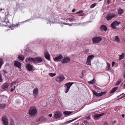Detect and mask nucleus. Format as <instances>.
Instances as JSON below:
<instances>
[{"instance_id":"nucleus-9","label":"nucleus","mask_w":125,"mask_h":125,"mask_svg":"<svg viewBox=\"0 0 125 125\" xmlns=\"http://www.w3.org/2000/svg\"><path fill=\"white\" fill-rule=\"evenodd\" d=\"M2 121L3 125H8V122L7 118L5 116L2 117Z\"/></svg>"},{"instance_id":"nucleus-53","label":"nucleus","mask_w":125,"mask_h":125,"mask_svg":"<svg viewBox=\"0 0 125 125\" xmlns=\"http://www.w3.org/2000/svg\"><path fill=\"white\" fill-rule=\"evenodd\" d=\"M124 94V93H123L122 94H121L120 95H119V96H121L122 95H123V94Z\"/></svg>"},{"instance_id":"nucleus-22","label":"nucleus","mask_w":125,"mask_h":125,"mask_svg":"<svg viewBox=\"0 0 125 125\" xmlns=\"http://www.w3.org/2000/svg\"><path fill=\"white\" fill-rule=\"evenodd\" d=\"M18 58L21 61H23L24 59V57L23 55H19Z\"/></svg>"},{"instance_id":"nucleus-47","label":"nucleus","mask_w":125,"mask_h":125,"mask_svg":"<svg viewBox=\"0 0 125 125\" xmlns=\"http://www.w3.org/2000/svg\"><path fill=\"white\" fill-rule=\"evenodd\" d=\"M115 63V62H112V67H113L114 66V64Z\"/></svg>"},{"instance_id":"nucleus-19","label":"nucleus","mask_w":125,"mask_h":125,"mask_svg":"<svg viewBox=\"0 0 125 125\" xmlns=\"http://www.w3.org/2000/svg\"><path fill=\"white\" fill-rule=\"evenodd\" d=\"M45 56L47 60H49L50 59V55L49 53L47 52H45L44 53Z\"/></svg>"},{"instance_id":"nucleus-14","label":"nucleus","mask_w":125,"mask_h":125,"mask_svg":"<svg viewBox=\"0 0 125 125\" xmlns=\"http://www.w3.org/2000/svg\"><path fill=\"white\" fill-rule=\"evenodd\" d=\"M14 65L15 67H17L18 68L21 69V63L18 61H15L14 62Z\"/></svg>"},{"instance_id":"nucleus-28","label":"nucleus","mask_w":125,"mask_h":125,"mask_svg":"<svg viewBox=\"0 0 125 125\" xmlns=\"http://www.w3.org/2000/svg\"><path fill=\"white\" fill-rule=\"evenodd\" d=\"M45 118L44 117H42L39 119V121L41 122H43L45 120Z\"/></svg>"},{"instance_id":"nucleus-52","label":"nucleus","mask_w":125,"mask_h":125,"mask_svg":"<svg viewBox=\"0 0 125 125\" xmlns=\"http://www.w3.org/2000/svg\"><path fill=\"white\" fill-rule=\"evenodd\" d=\"M104 114H99V115H101V116H102V115H104Z\"/></svg>"},{"instance_id":"nucleus-36","label":"nucleus","mask_w":125,"mask_h":125,"mask_svg":"<svg viewBox=\"0 0 125 125\" xmlns=\"http://www.w3.org/2000/svg\"><path fill=\"white\" fill-rule=\"evenodd\" d=\"M101 116L100 115H96L94 116V117L96 118H98Z\"/></svg>"},{"instance_id":"nucleus-17","label":"nucleus","mask_w":125,"mask_h":125,"mask_svg":"<svg viewBox=\"0 0 125 125\" xmlns=\"http://www.w3.org/2000/svg\"><path fill=\"white\" fill-rule=\"evenodd\" d=\"M27 69L28 70L31 71L33 70V66L29 63H28L26 66Z\"/></svg>"},{"instance_id":"nucleus-7","label":"nucleus","mask_w":125,"mask_h":125,"mask_svg":"<svg viewBox=\"0 0 125 125\" xmlns=\"http://www.w3.org/2000/svg\"><path fill=\"white\" fill-rule=\"evenodd\" d=\"M62 115L61 113L59 111H57L54 115V117L55 119L60 118Z\"/></svg>"},{"instance_id":"nucleus-59","label":"nucleus","mask_w":125,"mask_h":125,"mask_svg":"<svg viewBox=\"0 0 125 125\" xmlns=\"http://www.w3.org/2000/svg\"><path fill=\"white\" fill-rule=\"evenodd\" d=\"M124 87H125V84H124Z\"/></svg>"},{"instance_id":"nucleus-5","label":"nucleus","mask_w":125,"mask_h":125,"mask_svg":"<svg viewBox=\"0 0 125 125\" xmlns=\"http://www.w3.org/2000/svg\"><path fill=\"white\" fill-rule=\"evenodd\" d=\"M116 15L114 13H110L106 17V18L108 20H110L113 17H116Z\"/></svg>"},{"instance_id":"nucleus-26","label":"nucleus","mask_w":125,"mask_h":125,"mask_svg":"<svg viewBox=\"0 0 125 125\" xmlns=\"http://www.w3.org/2000/svg\"><path fill=\"white\" fill-rule=\"evenodd\" d=\"M5 106V104H0V108L1 109H4Z\"/></svg>"},{"instance_id":"nucleus-6","label":"nucleus","mask_w":125,"mask_h":125,"mask_svg":"<svg viewBox=\"0 0 125 125\" xmlns=\"http://www.w3.org/2000/svg\"><path fill=\"white\" fill-rule=\"evenodd\" d=\"M94 57V56L93 55H90L87 58L86 64L88 65L91 64V60Z\"/></svg>"},{"instance_id":"nucleus-13","label":"nucleus","mask_w":125,"mask_h":125,"mask_svg":"<svg viewBox=\"0 0 125 125\" xmlns=\"http://www.w3.org/2000/svg\"><path fill=\"white\" fill-rule=\"evenodd\" d=\"M42 59L41 58L37 57L35 58L34 63L37 64L42 62Z\"/></svg>"},{"instance_id":"nucleus-24","label":"nucleus","mask_w":125,"mask_h":125,"mask_svg":"<svg viewBox=\"0 0 125 125\" xmlns=\"http://www.w3.org/2000/svg\"><path fill=\"white\" fill-rule=\"evenodd\" d=\"M123 11V10L122 9H120L119 10H118V13L119 14L121 15L122 14Z\"/></svg>"},{"instance_id":"nucleus-31","label":"nucleus","mask_w":125,"mask_h":125,"mask_svg":"<svg viewBox=\"0 0 125 125\" xmlns=\"http://www.w3.org/2000/svg\"><path fill=\"white\" fill-rule=\"evenodd\" d=\"M107 70H109L110 69V64L109 63H107Z\"/></svg>"},{"instance_id":"nucleus-39","label":"nucleus","mask_w":125,"mask_h":125,"mask_svg":"<svg viewBox=\"0 0 125 125\" xmlns=\"http://www.w3.org/2000/svg\"><path fill=\"white\" fill-rule=\"evenodd\" d=\"M86 73V71L85 70H83L82 73V75H84V74L85 73Z\"/></svg>"},{"instance_id":"nucleus-27","label":"nucleus","mask_w":125,"mask_h":125,"mask_svg":"<svg viewBox=\"0 0 125 125\" xmlns=\"http://www.w3.org/2000/svg\"><path fill=\"white\" fill-rule=\"evenodd\" d=\"M115 40L117 42H119L120 41V39L118 36H115Z\"/></svg>"},{"instance_id":"nucleus-43","label":"nucleus","mask_w":125,"mask_h":125,"mask_svg":"<svg viewBox=\"0 0 125 125\" xmlns=\"http://www.w3.org/2000/svg\"><path fill=\"white\" fill-rule=\"evenodd\" d=\"M104 125H109L108 123L107 122H105L104 124Z\"/></svg>"},{"instance_id":"nucleus-46","label":"nucleus","mask_w":125,"mask_h":125,"mask_svg":"<svg viewBox=\"0 0 125 125\" xmlns=\"http://www.w3.org/2000/svg\"><path fill=\"white\" fill-rule=\"evenodd\" d=\"M116 120H115L113 122H112L113 125L115 123H116Z\"/></svg>"},{"instance_id":"nucleus-34","label":"nucleus","mask_w":125,"mask_h":125,"mask_svg":"<svg viewBox=\"0 0 125 125\" xmlns=\"http://www.w3.org/2000/svg\"><path fill=\"white\" fill-rule=\"evenodd\" d=\"M96 5V4L95 3H94L92 4L90 6V8H92L94 7Z\"/></svg>"},{"instance_id":"nucleus-2","label":"nucleus","mask_w":125,"mask_h":125,"mask_svg":"<svg viewBox=\"0 0 125 125\" xmlns=\"http://www.w3.org/2000/svg\"><path fill=\"white\" fill-rule=\"evenodd\" d=\"M73 83L69 82L65 84L64 87H65L64 91L66 93L68 91L71 86L73 84Z\"/></svg>"},{"instance_id":"nucleus-55","label":"nucleus","mask_w":125,"mask_h":125,"mask_svg":"<svg viewBox=\"0 0 125 125\" xmlns=\"http://www.w3.org/2000/svg\"><path fill=\"white\" fill-rule=\"evenodd\" d=\"M3 10V9H0V11H1Z\"/></svg>"},{"instance_id":"nucleus-18","label":"nucleus","mask_w":125,"mask_h":125,"mask_svg":"<svg viewBox=\"0 0 125 125\" xmlns=\"http://www.w3.org/2000/svg\"><path fill=\"white\" fill-rule=\"evenodd\" d=\"M10 84L9 83H4L2 85V88L3 89L7 88Z\"/></svg>"},{"instance_id":"nucleus-12","label":"nucleus","mask_w":125,"mask_h":125,"mask_svg":"<svg viewBox=\"0 0 125 125\" xmlns=\"http://www.w3.org/2000/svg\"><path fill=\"white\" fill-rule=\"evenodd\" d=\"M70 60V59L67 57H64L63 59H62L61 62L62 63H65L68 62Z\"/></svg>"},{"instance_id":"nucleus-60","label":"nucleus","mask_w":125,"mask_h":125,"mask_svg":"<svg viewBox=\"0 0 125 125\" xmlns=\"http://www.w3.org/2000/svg\"><path fill=\"white\" fill-rule=\"evenodd\" d=\"M78 24L79 25L80 24V23H78Z\"/></svg>"},{"instance_id":"nucleus-21","label":"nucleus","mask_w":125,"mask_h":125,"mask_svg":"<svg viewBox=\"0 0 125 125\" xmlns=\"http://www.w3.org/2000/svg\"><path fill=\"white\" fill-rule=\"evenodd\" d=\"M72 113V111H64L63 112V113L65 116L69 115Z\"/></svg>"},{"instance_id":"nucleus-11","label":"nucleus","mask_w":125,"mask_h":125,"mask_svg":"<svg viewBox=\"0 0 125 125\" xmlns=\"http://www.w3.org/2000/svg\"><path fill=\"white\" fill-rule=\"evenodd\" d=\"M25 61L27 63L29 62L34 63L35 58L29 57L25 59Z\"/></svg>"},{"instance_id":"nucleus-42","label":"nucleus","mask_w":125,"mask_h":125,"mask_svg":"<svg viewBox=\"0 0 125 125\" xmlns=\"http://www.w3.org/2000/svg\"><path fill=\"white\" fill-rule=\"evenodd\" d=\"M94 88H95L96 89H100V88L97 86L96 85L94 86Z\"/></svg>"},{"instance_id":"nucleus-29","label":"nucleus","mask_w":125,"mask_h":125,"mask_svg":"<svg viewBox=\"0 0 125 125\" xmlns=\"http://www.w3.org/2000/svg\"><path fill=\"white\" fill-rule=\"evenodd\" d=\"M88 83L90 84H94L95 83L94 80V79H93V80H92L91 81H88Z\"/></svg>"},{"instance_id":"nucleus-15","label":"nucleus","mask_w":125,"mask_h":125,"mask_svg":"<svg viewBox=\"0 0 125 125\" xmlns=\"http://www.w3.org/2000/svg\"><path fill=\"white\" fill-rule=\"evenodd\" d=\"M63 58V57L61 54L60 55L57 57H56L54 59V60L55 61L58 62L61 61V59Z\"/></svg>"},{"instance_id":"nucleus-49","label":"nucleus","mask_w":125,"mask_h":125,"mask_svg":"<svg viewBox=\"0 0 125 125\" xmlns=\"http://www.w3.org/2000/svg\"><path fill=\"white\" fill-rule=\"evenodd\" d=\"M107 3H108V4H109V3H110L109 0H107Z\"/></svg>"},{"instance_id":"nucleus-51","label":"nucleus","mask_w":125,"mask_h":125,"mask_svg":"<svg viewBox=\"0 0 125 125\" xmlns=\"http://www.w3.org/2000/svg\"><path fill=\"white\" fill-rule=\"evenodd\" d=\"M75 9H73V10H72V11L73 12H74L75 11Z\"/></svg>"},{"instance_id":"nucleus-35","label":"nucleus","mask_w":125,"mask_h":125,"mask_svg":"<svg viewBox=\"0 0 125 125\" xmlns=\"http://www.w3.org/2000/svg\"><path fill=\"white\" fill-rule=\"evenodd\" d=\"M16 83L15 81L12 82L11 83L10 86L11 87H12V86L14 85V84H15Z\"/></svg>"},{"instance_id":"nucleus-37","label":"nucleus","mask_w":125,"mask_h":125,"mask_svg":"<svg viewBox=\"0 0 125 125\" xmlns=\"http://www.w3.org/2000/svg\"><path fill=\"white\" fill-rule=\"evenodd\" d=\"M2 81V75L0 73V82H1Z\"/></svg>"},{"instance_id":"nucleus-16","label":"nucleus","mask_w":125,"mask_h":125,"mask_svg":"<svg viewBox=\"0 0 125 125\" xmlns=\"http://www.w3.org/2000/svg\"><path fill=\"white\" fill-rule=\"evenodd\" d=\"M38 90V89L37 88H35L33 90V95L35 97H36L37 95Z\"/></svg>"},{"instance_id":"nucleus-57","label":"nucleus","mask_w":125,"mask_h":125,"mask_svg":"<svg viewBox=\"0 0 125 125\" xmlns=\"http://www.w3.org/2000/svg\"><path fill=\"white\" fill-rule=\"evenodd\" d=\"M67 24L70 25V26H71L72 25V24L70 25L69 24H68H68Z\"/></svg>"},{"instance_id":"nucleus-41","label":"nucleus","mask_w":125,"mask_h":125,"mask_svg":"<svg viewBox=\"0 0 125 125\" xmlns=\"http://www.w3.org/2000/svg\"><path fill=\"white\" fill-rule=\"evenodd\" d=\"M15 86H14V88H11V92H13L14 90H15Z\"/></svg>"},{"instance_id":"nucleus-62","label":"nucleus","mask_w":125,"mask_h":125,"mask_svg":"<svg viewBox=\"0 0 125 125\" xmlns=\"http://www.w3.org/2000/svg\"><path fill=\"white\" fill-rule=\"evenodd\" d=\"M124 0V1H125V0Z\"/></svg>"},{"instance_id":"nucleus-23","label":"nucleus","mask_w":125,"mask_h":125,"mask_svg":"<svg viewBox=\"0 0 125 125\" xmlns=\"http://www.w3.org/2000/svg\"><path fill=\"white\" fill-rule=\"evenodd\" d=\"M118 88L117 87H115L111 91L110 93H114L117 90Z\"/></svg>"},{"instance_id":"nucleus-20","label":"nucleus","mask_w":125,"mask_h":125,"mask_svg":"<svg viewBox=\"0 0 125 125\" xmlns=\"http://www.w3.org/2000/svg\"><path fill=\"white\" fill-rule=\"evenodd\" d=\"M100 30L101 31H105L107 30V27L104 25H101L100 26Z\"/></svg>"},{"instance_id":"nucleus-48","label":"nucleus","mask_w":125,"mask_h":125,"mask_svg":"<svg viewBox=\"0 0 125 125\" xmlns=\"http://www.w3.org/2000/svg\"><path fill=\"white\" fill-rule=\"evenodd\" d=\"M52 114H50L49 115V116L50 117H52Z\"/></svg>"},{"instance_id":"nucleus-10","label":"nucleus","mask_w":125,"mask_h":125,"mask_svg":"<svg viewBox=\"0 0 125 125\" xmlns=\"http://www.w3.org/2000/svg\"><path fill=\"white\" fill-rule=\"evenodd\" d=\"M65 79V77L63 75H61L56 78V81L60 83L63 81Z\"/></svg>"},{"instance_id":"nucleus-54","label":"nucleus","mask_w":125,"mask_h":125,"mask_svg":"<svg viewBox=\"0 0 125 125\" xmlns=\"http://www.w3.org/2000/svg\"><path fill=\"white\" fill-rule=\"evenodd\" d=\"M73 120H72L71 121H69V122H71L73 121Z\"/></svg>"},{"instance_id":"nucleus-56","label":"nucleus","mask_w":125,"mask_h":125,"mask_svg":"<svg viewBox=\"0 0 125 125\" xmlns=\"http://www.w3.org/2000/svg\"><path fill=\"white\" fill-rule=\"evenodd\" d=\"M90 117H87V119H90Z\"/></svg>"},{"instance_id":"nucleus-58","label":"nucleus","mask_w":125,"mask_h":125,"mask_svg":"<svg viewBox=\"0 0 125 125\" xmlns=\"http://www.w3.org/2000/svg\"><path fill=\"white\" fill-rule=\"evenodd\" d=\"M6 23H9V21H7L6 22Z\"/></svg>"},{"instance_id":"nucleus-8","label":"nucleus","mask_w":125,"mask_h":125,"mask_svg":"<svg viewBox=\"0 0 125 125\" xmlns=\"http://www.w3.org/2000/svg\"><path fill=\"white\" fill-rule=\"evenodd\" d=\"M92 92L94 95L97 96L98 97H100L101 96L104 94H105L106 93V92H101L100 93H98L96 92L94 90H93Z\"/></svg>"},{"instance_id":"nucleus-25","label":"nucleus","mask_w":125,"mask_h":125,"mask_svg":"<svg viewBox=\"0 0 125 125\" xmlns=\"http://www.w3.org/2000/svg\"><path fill=\"white\" fill-rule=\"evenodd\" d=\"M124 56V54L123 53L122 54L119 56V60H121L123 59Z\"/></svg>"},{"instance_id":"nucleus-61","label":"nucleus","mask_w":125,"mask_h":125,"mask_svg":"<svg viewBox=\"0 0 125 125\" xmlns=\"http://www.w3.org/2000/svg\"><path fill=\"white\" fill-rule=\"evenodd\" d=\"M83 125V124H82V125Z\"/></svg>"},{"instance_id":"nucleus-4","label":"nucleus","mask_w":125,"mask_h":125,"mask_svg":"<svg viewBox=\"0 0 125 125\" xmlns=\"http://www.w3.org/2000/svg\"><path fill=\"white\" fill-rule=\"evenodd\" d=\"M102 39L99 37H95L92 39L94 43H97L100 42Z\"/></svg>"},{"instance_id":"nucleus-1","label":"nucleus","mask_w":125,"mask_h":125,"mask_svg":"<svg viewBox=\"0 0 125 125\" xmlns=\"http://www.w3.org/2000/svg\"><path fill=\"white\" fill-rule=\"evenodd\" d=\"M29 115L34 116L37 114V111L36 108L34 107H31L29 109Z\"/></svg>"},{"instance_id":"nucleus-40","label":"nucleus","mask_w":125,"mask_h":125,"mask_svg":"<svg viewBox=\"0 0 125 125\" xmlns=\"http://www.w3.org/2000/svg\"><path fill=\"white\" fill-rule=\"evenodd\" d=\"M83 11L82 10H80L77 12L78 14L82 13H83Z\"/></svg>"},{"instance_id":"nucleus-44","label":"nucleus","mask_w":125,"mask_h":125,"mask_svg":"<svg viewBox=\"0 0 125 125\" xmlns=\"http://www.w3.org/2000/svg\"><path fill=\"white\" fill-rule=\"evenodd\" d=\"M85 52L86 53H88L89 52V50H85Z\"/></svg>"},{"instance_id":"nucleus-3","label":"nucleus","mask_w":125,"mask_h":125,"mask_svg":"<svg viewBox=\"0 0 125 125\" xmlns=\"http://www.w3.org/2000/svg\"><path fill=\"white\" fill-rule=\"evenodd\" d=\"M120 23V22H118L117 21L114 22L111 24V27L114 29H116L117 27L119 25V24Z\"/></svg>"},{"instance_id":"nucleus-45","label":"nucleus","mask_w":125,"mask_h":125,"mask_svg":"<svg viewBox=\"0 0 125 125\" xmlns=\"http://www.w3.org/2000/svg\"><path fill=\"white\" fill-rule=\"evenodd\" d=\"M125 97V94L123 96H122L120 98L122 99L123 98V97Z\"/></svg>"},{"instance_id":"nucleus-50","label":"nucleus","mask_w":125,"mask_h":125,"mask_svg":"<svg viewBox=\"0 0 125 125\" xmlns=\"http://www.w3.org/2000/svg\"><path fill=\"white\" fill-rule=\"evenodd\" d=\"M122 116L123 118H124V117L125 115L124 114H122Z\"/></svg>"},{"instance_id":"nucleus-38","label":"nucleus","mask_w":125,"mask_h":125,"mask_svg":"<svg viewBox=\"0 0 125 125\" xmlns=\"http://www.w3.org/2000/svg\"><path fill=\"white\" fill-rule=\"evenodd\" d=\"M2 71L5 74L7 73H8V72L6 70H3Z\"/></svg>"},{"instance_id":"nucleus-33","label":"nucleus","mask_w":125,"mask_h":125,"mask_svg":"<svg viewBox=\"0 0 125 125\" xmlns=\"http://www.w3.org/2000/svg\"><path fill=\"white\" fill-rule=\"evenodd\" d=\"M70 20L72 21L76 20V18L75 17L73 16V17H72L70 19Z\"/></svg>"},{"instance_id":"nucleus-30","label":"nucleus","mask_w":125,"mask_h":125,"mask_svg":"<svg viewBox=\"0 0 125 125\" xmlns=\"http://www.w3.org/2000/svg\"><path fill=\"white\" fill-rule=\"evenodd\" d=\"M122 80L120 79H118L116 82V85H119L121 81Z\"/></svg>"},{"instance_id":"nucleus-32","label":"nucleus","mask_w":125,"mask_h":125,"mask_svg":"<svg viewBox=\"0 0 125 125\" xmlns=\"http://www.w3.org/2000/svg\"><path fill=\"white\" fill-rule=\"evenodd\" d=\"M49 74V75L51 77H53L56 75V73H50Z\"/></svg>"}]
</instances>
